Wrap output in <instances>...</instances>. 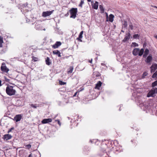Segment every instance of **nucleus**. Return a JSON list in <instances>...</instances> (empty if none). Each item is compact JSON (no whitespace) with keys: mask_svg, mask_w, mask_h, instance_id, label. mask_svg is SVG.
<instances>
[{"mask_svg":"<svg viewBox=\"0 0 157 157\" xmlns=\"http://www.w3.org/2000/svg\"><path fill=\"white\" fill-rule=\"evenodd\" d=\"M132 96H134V98L135 101L137 103V105H139L140 107L142 108L143 107V108L144 109L145 108L146 109H148L149 106L148 105H146V103L144 102L143 100L144 99L143 98L140 96H135V94H132Z\"/></svg>","mask_w":157,"mask_h":157,"instance_id":"obj_1","label":"nucleus"},{"mask_svg":"<svg viewBox=\"0 0 157 157\" xmlns=\"http://www.w3.org/2000/svg\"><path fill=\"white\" fill-rule=\"evenodd\" d=\"M6 93L10 96L15 95L16 93V91L13 89V86L10 85H8L6 87Z\"/></svg>","mask_w":157,"mask_h":157,"instance_id":"obj_2","label":"nucleus"},{"mask_svg":"<svg viewBox=\"0 0 157 157\" xmlns=\"http://www.w3.org/2000/svg\"><path fill=\"white\" fill-rule=\"evenodd\" d=\"M71 14L70 17L75 19L76 17V14L78 12L77 8H72L69 11Z\"/></svg>","mask_w":157,"mask_h":157,"instance_id":"obj_3","label":"nucleus"},{"mask_svg":"<svg viewBox=\"0 0 157 157\" xmlns=\"http://www.w3.org/2000/svg\"><path fill=\"white\" fill-rule=\"evenodd\" d=\"M157 94V88H155L154 89H151L149 92L147 94V97H154L155 94Z\"/></svg>","mask_w":157,"mask_h":157,"instance_id":"obj_4","label":"nucleus"},{"mask_svg":"<svg viewBox=\"0 0 157 157\" xmlns=\"http://www.w3.org/2000/svg\"><path fill=\"white\" fill-rule=\"evenodd\" d=\"M1 70L3 72L7 73L9 71V69L6 67L5 63H2L1 67Z\"/></svg>","mask_w":157,"mask_h":157,"instance_id":"obj_5","label":"nucleus"},{"mask_svg":"<svg viewBox=\"0 0 157 157\" xmlns=\"http://www.w3.org/2000/svg\"><path fill=\"white\" fill-rule=\"evenodd\" d=\"M147 57V58L145 60V62L149 64H151V63L153 59L152 55L151 54H149V56Z\"/></svg>","mask_w":157,"mask_h":157,"instance_id":"obj_6","label":"nucleus"},{"mask_svg":"<svg viewBox=\"0 0 157 157\" xmlns=\"http://www.w3.org/2000/svg\"><path fill=\"white\" fill-rule=\"evenodd\" d=\"M54 11V10H52L43 12L42 13V16L44 17L49 16L53 13Z\"/></svg>","mask_w":157,"mask_h":157,"instance_id":"obj_7","label":"nucleus"},{"mask_svg":"<svg viewBox=\"0 0 157 157\" xmlns=\"http://www.w3.org/2000/svg\"><path fill=\"white\" fill-rule=\"evenodd\" d=\"M151 72L152 73L155 71V70L157 69V64H154L152 65L150 67Z\"/></svg>","mask_w":157,"mask_h":157,"instance_id":"obj_8","label":"nucleus"},{"mask_svg":"<svg viewBox=\"0 0 157 157\" xmlns=\"http://www.w3.org/2000/svg\"><path fill=\"white\" fill-rule=\"evenodd\" d=\"M22 118V116L20 114L16 115L14 117V120L16 122L20 121Z\"/></svg>","mask_w":157,"mask_h":157,"instance_id":"obj_9","label":"nucleus"},{"mask_svg":"<svg viewBox=\"0 0 157 157\" xmlns=\"http://www.w3.org/2000/svg\"><path fill=\"white\" fill-rule=\"evenodd\" d=\"M52 121V119L51 118H46L43 119L42 121V124H45L51 122Z\"/></svg>","mask_w":157,"mask_h":157,"instance_id":"obj_10","label":"nucleus"},{"mask_svg":"<svg viewBox=\"0 0 157 157\" xmlns=\"http://www.w3.org/2000/svg\"><path fill=\"white\" fill-rule=\"evenodd\" d=\"M61 45V43L60 41H57L55 44L52 46V48L56 49L57 48Z\"/></svg>","mask_w":157,"mask_h":157,"instance_id":"obj_11","label":"nucleus"},{"mask_svg":"<svg viewBox=\"0 0 157 157\" xmlns=\"http://www.w3.org/2000/svg\"><path fill=\"white\" fill-rule=\"evenodd\" d=\"M130 34L129 33H128L126 34V36H125L124 39L123 40V41L125 42L128 40L130 38Z\"/></svg>","mask_w":157,"mask_h":157,"instance_id":"obj_12","label":"nucleus"},{"mask_svg":"<svg viewBox=\"0 0 157 157\" xmlns=\"http://www.w3.org/2000/svg\"><path fill=\"white\" fill-rule=\"evenodd\" d=\"M12 137V136H11L9 134H6L4 136L3 139L4 140H7L10 139Z\"/></svg>","mask_w":157,"mask_h":157,"instance_id":"obj_13","label":"nucleus"},{"mask_svg":"<svg viewBox=\"0 0 157 157\" xmlns=\"http://www.w3.org/2000/svg\"><path fill=\"white\" fill-rule=\"evenodd\" d=\"M105 150H103L101 151L103 153V154L100 155V156H102L103 155H105V157H110L109 156V152H107L106 151H105Z\"/></svg>","mask_w":157,"mask_h":157,"instance_id":"obj_14","label":"nucleus"},{"mask_svg":"<svg viewBox=\"0 0 157 157\" xmlns=\"http://www.w3.org/2000/svg\"><path fill=\"white\" fill-rule=\"evenodd\" d=\"M140 49L139 48H135L132 51L133 54L135 56L138 55Z\"/></svg>","mask_w":157,"mask_h":157,"instance_id":"obj_15","label":"nucleus"},{"mask_svg":"<svg viewBox=\"0 0 157 157\" xmlns=\"http://www.w3.org/2000/svg\"><path fill=\"white\" fill-rule=\"evenodd\" d=\"M83 31H81L80 32V33L78 37L77 38V40H78V41H80V42L82 41V40L81 39L82 38V34H83Z\"/></svg>","mask_w":157,"mask_h":157,"instance_id":"obj_16","label":"nucleus"},{"mask_svg":"<svg viewBox=\"0 0 157 157\" xmlns=\"http://www.w3.org/2000/svg\"><path fill=\"white\" fill-rule=\"evenodd\" d=\"M149 50L148 49L146 48L145 49V51L143 55V57L144 58H146L147 55L149 53Z\"/></svg>","mask_w":157,"mask_h":157,"instance_id":"obj_17","label":"nucleus"},{"mask_svg":"<svg viewBox=\"0 0 157 157\" xmlns=\"http://www.w3.org/2000/svg\"><path fill=\"white\" fill-rule=\"evenodd\" d=\"M52 53L53 54L57 55L59 57L61 56L60 52L58 50H54L53 51Z\"/></svg>","mask_w":157,"mask_h":157,"instance_id":"obj_18","label":"nucleus"},{"mask_svg":"<svg viewBox=\"0 0 157 157\" xmlns=\"http://www.w3.org/2000/svg\"><path fill=\"white\" fill-rule=\"evenodd\" d=\"M102 84V82L100 81H98L96 84L95 88L97 89H99L100 87H101Z\"/></svg>","mask_w":157,"mask_h":157,"instance_id":"obj_19","label":"nucleus"},{"mask_svg":"<svg viewBox=\"0 0 157 157\" xmlns=\"http://www.w3.org/2000/svg\"><path fill=\"white\" fill-rule=\"evenodd\" d=\"M45 62L46 64L48 65H50L52 64V63L50 61V59L48 57H47L45 60Z\"/></svg>","mask_w":157,"mask_h":157,"instance_id":"obj_20","label":"nucleus"},{"mask_svg":"<svg viewBox=\"0 0 157 157\" xmlns=\"http://www.w3.org/2000/svg\"><path fill=\"white\" fill-rule=\"evenodd\" d=\"M93 75L94 77H98L101 75L100 74L98 71L94 72L93 74Z\"/></svg>","mask_w":157,"mask_h":157,"instance_id":"obj_21","label":"nucleus"},{"mask_svg":"<svg viewBox=\"0 0 157 157\" xmlns=\"http://www.w3.org/2000/svg\"><path fill=\"white\" fill-rule=\"evenodd\" d=\"M98 2L96 1L94 5L93 6V7L94 9L97 10L98 9Z\"/></svg>","mask_w":157,"mask_h":157,"instance_id":"obj_22","label":"nucleus"},{"mask_svg":"<svg viewBox=\"0 0 157 157\" xmlns=\"http://www.w3.org/2000/svg\"><path fill=\"white\" fill-rule=\"evenodd\" d=\"M35 28L36 29L38 30H45V29H42V26L40 25H36Z\"/></svg>","mask_w":157,"mask_h":157,"instance_id":"obj_23","label":"nucleus"},{"mask_svg":"<svg viewBox=\"0 0 157 157\" xmlns=\"http://www.w3.org/2000/svg\"><path fill=\"white\" fill-rule=\"evenodd\" d=\"M114 17V15L111 14L109 15V21L111 22H112L113 21V18Z\"/></svg>","mask_w":157,"mask_h":157,"instance_id":"obj_24","label":"nucleus"},{"mask_svg":"<svg viewBox=\"0 0 157 157\" xmlns=\"http://www.w3.org/2000/svg\"><path fill=\"white\" fill-rule=\"evenodd\" d=\"M144 48H142L141 49H140V50L139 51V52L138 55L140 56H142L143 54V53L144 52Z\"/></svg>","mask_w":157,"mask_h":157,"instance_id":"obj_25","label":"nucleus"},{"mask_svg":"<svg viewBox=\"0 0 157 157\" xmlns=\"http://www.w3.org/2000/svg\"><path fill=\"white\" fill-rule=\"evenodd\" d=\"M127 22L126 20H124L122 28H123V27L126 28L127 26Z\"/></svg>","mask_w":157,"mask_h":157,"instance_id":"obj_26","label":"nucleus"},{"mask_svg":"<svg viewBox=\"0 0 157 157\" xmlns=\"http://www.w3.org/2000/svg\"><path fill=\"white\" fill-rule=\"evenodd\" d=\"M73 67H70L68 69V71H67V73H72L73 70Z\"/></svg>","mask_w":157,"mask_h":157,"instance_id":"obj_27","label":"nucleus"},{"mask_svg":"<svg viewBox=\"0 0 157 157\" xmlns=\"http://www.w3.org/2000/svg\"><path fill=\"white\" fill-rule=\"evenodd\" d=\"M99 7V9H100V10L101 11V13H103L104 12V9L102 6L101 5H100Z\"/></svg>","mask_w":157,"mask_h":157,"instance_id":"obj_28","label":"nucleus"},{"mask_svg":"<svg viewBox=\"0 0 157 157\" xmlns=\"http://www.w3.org/2000/svg\"><path fill=\"white\" fill-rule=\"evenodd\" d=\"M140 35L138 34H135L133 35V38L135 39H139V38Z\"/></svg>","mask_w":157,"mask_h":157,"instance_id":"obj_29","label":"nucleus"},{"mask_svg":"<svg viewBox=\"0 0 157 157\" xmlns=\"http://www.w3.org/2000/svg\"><path fill=\"white\" fill-rule=\"evenodd\" d=\"M148 75V73L146 72H144L142 75V78H144L145 77L147 76Z\"/></svg>","mask_w":157,"mask_h":157,"instance_id":"obj_30","label":"nucleus"},{"mask_svg":"<svg viewBox=\"0 0 157 157\" xmlns=\"http://www.w3.org/2000/svg\"><path fill=\"white\" fill-rule=\"evenodd\" d=\"M157 85V80L155 81L152 83V87H154L155 86Z\"/></svg>","mask_w":157,"mask_h":157,"instance_id":"obj_31","label":"nucleus"},{"mask_svg":"<svg viewBox=\"0 0 157 157\" xmlns=\"http://www.w3.org/2000/svg\"><path fill=\"white\" fill-rule=\"evenodd\" d=\"M113 144L115 146H117L119 144V143L117 140H114L113 142Z\"/></svg>","mask_w":157,"mask_h":157,"instance_id":"obj_32","label":"nucleus"},{"mask_svg":"<svg viewBox=\"0 0 157 157\" xmlns=\"http://www.w3.org/2000/svg\"><path fill=\"white\" fill-rule=\"evenodd\" d=\"M84 2L83 0H81L80 4L78 6L79 7H82V5L84 4Z\"/></svg>","mask_w":157,"mask_h":157,"instance_id":"obj_33","label":"nucleus"},{"mask_svg":"<svg viewBox=\"0 0 157 157\" xmlns=\"http://www.w3.org/2000/svg\"><path fill=\"white\" fill-rule=\"evenodd\" d=\"M152 78H154L155 77L157 78V73L155 72L152 75Z\"/></svg>","mask_w":157,"mask_h":157,"instance_id":"obj_34","label":"nucleus"},{"mask_svg":"<svg viewBox=\"0 0 157 157\" xmlns=\"http://www.w3.org/2000/svg\"><path fill=\"white\" fill-rule=\"evenodd\" d=\"M152 78H154L155 77L157 78V73L155 72L152 75Z\"/></svg>","mask_w":157,"mask_h":157,"instance_id":"obj_35","label":"nucleus"},{"mask_svg":"<svg viewBox=\"0 0 157 157\" xmlns=\"http://www.w3.org/2000/svg\"><path fill=\"white\" fill-rule=\"evenodd\" d=\"M32 60L34 62H36L37 61L38 58L36 57L33 56L32 57Z\"/></svg>","mask_w":157,"mask_h":157,"instance_id":"obj_36","label":"nucleus"},{"mask_svg":"<svg viewBox=\"0 0 157 157\" xmlns=\"http://www.w3.org/2000/svg\"><path fill=\"white\" fill-rule=\"evenodd\" d=\"M66 83L64 82H63L62 81H59V84L61 85H64L66 84Z\"/></svg>","mask_w":157,"mask_h":157,"instance_id":"obj_37","label":"nucleus"},{"mask_svg":"<svg viewBox=\"0 0 157 157\" xmlns=\"http://www.w3.org/2000/svg\"><path fill=\"white\" fill-rule=\"evenodd\" d=\"M129 26L131 30L133 29V26L132 23L130 22L129 24Z\"/></svg>","mask_w":157,"mask_h":157,"instance_id":"obj_38","label":"nucleus"},{"mask_svg":"<svg viewBox=\"0 0 157 157\" xmlns=\"http://www.w3.org/2000/svg\"><path fill=\"white\" fill-rule=\"evenodd\" d=\"M26 147L28 149H29L31 147V145L30 144H27L26 145Z\"/></svg>","mask_w":157,"mask_h":157,"instance_id":"obj_39","label":"nucleus"},{"mask_svg":"<svg viewBox=\"0 0 157 157\" xmlns=\"http://www.w3.org/2000/svg\"><path fill=\"white\" fill-rule=\"evenodd\" d=\"M132 44L133 45V46H134V47H137L138 46V44L135 42L132 43Z\"/></svg>","mask_w":157,"mask_h":157,"instance_id":"obj_40","label":"nucleus"},{"mask_svg":"<svg viewBox=\"0 0 157 157\" xmlns=\"http://www.w3.org/2000/svg\"><path fill=\"white\" fill-rule=\"evenodd\" d=\"M4 78L6 81L10 83V80L9 79L7 78L6 77H5Z\"/></svg>","mask_w":157,"mask_h":157,"instance_id":"obj_41","label":"nucleus"},{"mask_svg":"<svg viewBox=\"0 0 157 157\" xmlns=\"http://www.w3.org/2000/svg\"><path fill=\"white\" fill-rule=\"evenodd\" d=\"M55 121H57L58 124H59V126H61V123L60 122L59 120H55Z\"/></svg>","mask_w":157,"mask_h":157,"instance_id":"obj_42","label":"nucleus"},{"mask_svg":"<svg viewBox=\"0 0 157 157\" xmlns=\"http://www.w3.org/2000/svg\"><path fill=\"white\" fill-rule=\"evenodd\" d=\"M31 106L34 108H37V106L36 105H34L33 104H32L31 105Z\"/></svg>","mask_w":157,"mask_h":157,"instance_id":"obj_43","label":"nucleus"},{"mask_svg":"<svg viewBox=\"0 0 157 157\" xmlns=\"http://www.w3.org/2000/svg\"><path fill=\"white\" fill-rule=\"evenodd\" d=\"M14 129V128L13 127L11 128L8 130V132L9 133L10 132H11L12 130H13Z\"/></svg>","mask_w":157,"mask_h":157,"instance_id":"obj_44","label":"nucleus"},{"mask_svg":"<svg viewBox=\"0 0 157 157\" xmlns=\"http://www.w3.org/2000/svg\"><path fill=\"white\" fill-rule=\"evenodd\" d=\"M69 15V12H68L65 15V16L66 17H67Z\"/></svg>","mask_w":157,"mask_h":157,"instance_id":"obj_45","label":"nucleus"},{"mask_svg":"<svg viewBox=\"0 0 157 157\" xmlns=\"http://www.w3.org/2000/svg\"><path fill=\"white\" fill-rule=\"evenodd\" d=\"M0 42H3V40L0 36Z\"/></svg>","mask_w":157,"mask_h":157,"instance_id":"obj_46","label":"nucleus"},{"mask_svg":"<svg viewBox=\"0 0 157 157\" xmlns=\"http://www.w3.org/2000/svg\"><path fill=\"white\" fill-rule=\"evenodd\" d=\"M3 42H0V48L2 47V43Z\"/></svg>","mask_w":157,"mask_h":157,"instance_id":"obj_47","label":"nucleus"},{"mask_svg":"<svg viewBox=\"0 0 157 157\" xmlns=\"http://www.w3.org/2000/svg\"><path fill=\"white\" fill-rule=\"evenodd\" d=\"M92 59H91V60H90L89 61V62L90 63H92Z\"/></svg>","mask_w":157,"mask_h":157,"instance_id":"obj_48","label":"nucleus"},{"mask_svg":"<svg viewBox=\"0 0 157 157\" xmlns=\"http://www.w3.org/2000/svg\"><path fill=\"white\" fill-rule=\"evenodd\" d=\"M122 105H122V104H121V105H120V109H119V111H121V106H122Z\"/></svg>","mask_w":157,"mask_h":157,"instance_id":"obj_49","label":"nucleus"},{"mask_svg":"<svg viewBox=\"0 0 157 157\" xmlns=\"http://www.w3.org/2000/svg\"><path fill=\"white\" fill-rule=\"evenodd\" d=\"M90 142L91 143H93V141L92 140H90Z\"/></svg>","mask_w":157,"mask_h":157,"instance_id":"obj_50","label":"nucleus"},{"mask_svg":"<svg viewBox=\"0 0 157 157\" xmlns=\"http://www.w3.org/2000/svg\"><path fill=\"white\" fill-rule=\"evenodd\" d=\"M2 81L1 80H0V86H2Z\"/></svg>","mask_w":157,"mask_h":157,"instance_id":"obj_51","label":"nucleus"},{"mask_svg":"<svg viewBox=\"0 0 157 157\" xmlns=\"http://www.w3.org/2000/svg\"><path fill=\"white\" fill-rule=\"evenodd\" d=\"M32 156V154H30L29 156V157H31Z\"/></svg>","mask_w":157,"mask_h":157,"instance_id":"obj_52","label":"nucleus"},{"mask_svg":"<svg viewBox=\"0 0 157 157\" xmlns=\"http://www.w3.org/2000/svg\"><path fill=\"white\" fill-rule=\"evenodd\" d=\"M121 32H122L123 33H124V31L122 30H121Z\"/></svg>","mask_w":157,"mask_h":157,"instance_id":"obj_53","label":"nucleus"},{"mask_svg":"<svg viewBox=\"0 0 157 157\" xmlns=\"http://www.w3.org/2000/svg\"><path fill=\"white\" fill-rule=\"evenodd\" d=\"M77 93H76L74 95V96H75L76 95V94H77Z\"/></svg>","mask_w":157,"mask_h":157,"instance_id":"obj_54","label":"nucleus"},{"mask_svg":"<svg viewBox=\"0 0 157 157\" xmlns=\"http://www.w3.org/2000/svg\"><path fill=\"white\" fill-rule=\"evenodd\" d=\"M87 1L88 2H90L91 0H87Z\"/></svg>","mask_w":157,"mask_h":157,"instance_id":"obj_55","label":"nucleus"},{"mask_svg":"<svg viewBox=\"0 0 157 157\" xmlns=\"http://www.w3.org/2000/svg\"><path fill=\"white\" fill-rule=\"evenodd\" d=\"M87 148V150H86V151H89V147L88 148Z\"/></svg>","mask_w":157,"mask_h":157,"instance_id":"obj_56","label":"nucleus"},{"mask_svg":"<svg viewBox=\"0 0 157 157\" xmlns=\"http://www.w3.org/2000/svg\"><path fill=\"white\" fill-rule=\"evenodd\" d=\"M155 37L157 39V35H156L155 36Z\"/></svg>","mask_w":157,"mask_h":157,"instance_id":"obj_57","label":"nucleus"},{"mask_svg":"<svg viewBox=\"0 0 157 157\" xmlns=\"http://www.w3.org/2000/svg\"><path fill=\"white\" fill-rule=\"evenodd\" d=\"M104 64H104V63H101V65H104Z\"/></svg>","mask_w":157,"mask_h":157,"instance_id":"obj_58","label":"nucleus"},{"mask_svg":"<svg viewBox=\"0 0 157 157\" xmlns=\"http://www.w3.org/2000/svg\"><path fill=\"white\" fill-rule=\"evenodd\" d=\"M145 45H145V44L144 43V44H143V46H144H144H145Z\"/></svg>","mask_w":157,"mask_h":157,"instance_id":"obj_59","label":"nucleus"},{"mask_svg":"<svg viewBox=\"0 0 157 157\" xmlns=\"http://www.w3.org/2000/svg\"><path fill=\"white\" fill-rule=\"evenodd\" d=\"M154 7H155V8H157V6H154Z\"/></svg>","mask_w":157,"mask_h":157,"instance_id":"obj_60","label":"nucleus"},{"mask_svg":"<svg viewBox=\"0 0 157 157\" xmlns=\"http://www.w3.org/2000/svg\"><path fill=\"white\" fill-rule=\"evenodd\" d=\"M155 72L157 73V70Z\"/></svg>","mask_w":157,"mask_h":157,"instance_id":"obj_61","label":"nucleus"},{"mask_svg":"<svg viewBox=\"0 0 157 157\" xmlns=\"http://www.w3.org/2000/svg\"><path fill=\"white\" fill-rule=\"evenodd\" d=\"M2 127V126L0 125V128H1V127Z\"/></svg>","mask_w":157,"mask_h":157,"instance_id":"obj_62","label":"nucleus"},{"mask_svg":"<svg viewBox=\"0 0 157 157\" xmlns=\"http://www.w3.org/2000/svg\"><path fill=\"white\" fill-rule=\"evenodd\" d=\"M114 27L115 28L116 27V26H115V25H114Z\"/></svg>","mask_w":157,"mask_h":157,"instance_id":"obj_63","label":"nucleus"},{"mask_svg":"<svg viewBox=\"0 0 157 157\" xmlns=\"http://www.w3.org/2000/svg\"><path fill=\"white\" fill-rule=\"evenodd\" d=\"M136 130H138H138H137L136 129Z\"/></svg>","mask_w":157,"mask_h":157,"instance_id":"obj_64","label":"nucleus"}]
</instances>
